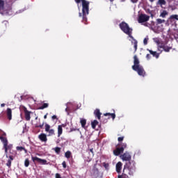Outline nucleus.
Here are the masks:
<instances>
[{"mask_svg": "<svg viewBox=\"0 0 178 178\" xmlns=\"http://www.w3.org/2000/svg\"><path fill=\"white\" fill-rule=\"evenodd\" d=\"M56 178H61L60 175L59 173L56 174Z\"/></svg>", "mask_w": 178, "mask_h": 178, "instance_id": "nucleus-44", "label": "nucleus"}, {"mask_svg": "<svg viewBox=\"0 0 178 178\" xmlns=\"http://www.w3.org/2000/svg\"><path fill=\"white\" fill-rule=\"evenodd\" d=\"M63 127H65L64 124L58 125V137L59 138L63 134Z\"/></svg>", "mask_w": 178, "mask_h": 178, "instance_id": "nucleus-20", "label": "nucleus"}, {"mask_svg": "<svg viewBox=\"0 0 178 178\" xmlns=\"http://www.w3.org/2000/svg\"><path fill=\"white\" fill-rule=\"evenodd\" d=\"M51 126L49 124H45V131L49 133L48 136H53L55 135V131L53 129H50Z\"/></svg>", "mask_w": 178, "mask_h": 178, "instance_id": "nucleus-11", "label": "nucleus"}, {"mask_svg": "<svg viewBox=\"0 0 178 178\" xmlns=\"http://www.w3.org/2000/svg\"><path fill=\"white\" fill-rule=\"evenodd\" d=\"M134 65L132 66V69L136 70L140 66V61H139L137 56H134Z\"/></svg>", "mask_w": 178, "mask_h": 178, "instance_id": "nucleus-12", "label": "nucleus"}, {"mask_svg": "<svg viewBox=\"0 0 178 178\" xmlns=\"http://www.w3.org/2000/svg\"><path fill=\"white\" fill-rule=\"evenodd\" d=\"M51 119H52V120H58V118H57V116L56 115H53L51 117Z\"/></svg>", "mask_w": 178, "mask_h": 178, "instance_id": "nucleus-38", "label": "nucleus"}, {"mask_svg": "<svg viewBox=\"0 0 178 178\" xmlns=\"http://www.w3.org/2000/svg\"><path fill=\"white\" fill-rule=\"evenodd\" d=\"M131 1L134 3H138V0H131Z\"/></svg>", "mask_w": 178, "mask_h": 178, "instance_id": "nucleus-46", "label": "nucleus"}, {"mask_svg": "<svg viewBox=\"0 0 178 178\" xmlns=\"http://www.w3.org/2000/svg\"><path fill=\"white\" fill-rule=\"evenodd\" d=\"M122 168V163L119 161L116 165V172L120 173Z\"/></svg>", "mask_w": 178, "mask_h": 178, "instance_id": "nucleus-18", "label": "nucleus"}, {"mask_svg": "<svg viewBox=\"0 0 178 178\" xmlns=\"http://www.w3.org/2000/svg\"><path fill=\"white\" fill-rule=\"evenodd\" d=\"M38 138L42 143H47V135L45 134H44V133L40 134L38 136Z\"/></svg>", "mask_w": 178, "mask_h": 178, "instance_id": "nucleus-14", "label": "nucleus"}, {"mask_svg": "<svg viewBox=\"0 0 178 178\" xmlns=\"http://www.w3.org/2000/svg\"><path fill=\"white\" fill-rule=\"evenodd\" d=\"M143 42H144L145 45H147V39L145 38Z\"/></svg>", "mask_w": 178, "mask_h": 178, "instance_id": "nucleus-43", "label": "nucleus"}, {"mask_svg": "<svg viewBox=\"0 0 178 178\" xmlns=\"http://www.w3.org/2000/svg\"><path fill=\"white\" fill-rule=\"evenodd\" d=\"M157 4L161 5V6L163 5L165 6V5H166V1H165V0H159Z\"/></svg>", "mask_w": 178, "mask_h": 178, "instance_id": "nucleus-29", "label": "nucleus"}, {"mask_svg": "<svg viewBox=\"0 0 178 178\" xmlns=\"http://www.w3.org/2000/svg\"><path fill=\"white\" fill-rule=\"evenodd\" d=\"M31 159L33 163L37 161L40 165H47V161L46 159H42L37 156H31Z\"/></svg>", "mask_w": 178, "mask_h": 178, "instance_id": "nucleus-7", "label": "nucleus"}, {"mask_svg": "<svg viewBox=\"0 0 178 178\" xmlns=\"http://www.w3.org/2000/svg\"><path fill=\"white\" fill-rule=\"evenodd\" d=\"M111 2H113L114 0H110Z\"/></svg>", "mask_w": 178, "mask_h": 178, "instance_id": "nucleus-55", "label": "nucleus"}, {"mask_svg": "<svg viewBox=\"0 0 178 178\" xmlns=\"http://www.w3.org/2000/svg\"><path fill=\"white\" fill-rule=\"evenodd\" d=\"M151 55H153L154 58H156V59H159L160 54L157 53L156 51H153L152 50H149Z\"/></svg>", "mask_w": 178, "mask_h": 178, "instance_id": "nucleus-21", "label": "nucleus"}, {"mask_svg": "<svg viewBox=\"0 0 178 178\" xmlns=\"http://www.w3.org/2000/svg\"><path fill=\"white\" fill-rule=\"evenodd\" d=\"M168 15V13L166 10H163V13L161 14V17L165 18L166 15Z\"/></svg>", "mask_w": 178, "mask_h": 178, "instance_id": "nucleus-32", "label": "nucleus"}, {"mask_svg": "<svg viewBox=\"0 0 178 178\" xmlns=\"http://www.w3.org/2000/svg\"><path fill=\"white\" fill-rule=\"evenodd\" d=\"M5 106H6V104H1V108L5 107Z\"/></svg>", "mask_w": 178, "mask_h": 178, "instance_id": "nucleus-51", "label": "nucleus"}, {"mask_svg": "<svg viewBox=\"0 0 178 178\" xmlns=\"http://www.w3.org/2000/svg\"><path fill=\"white\" fill-rule=\"evenodd\" d=\"M98 124H99V122L96 120H94L93 122H92V129H95Z\"/></svg>", "mask_w": 178, "mask_h": 178, "instance_id": "nucleus-28", "label": "nucleus"}, {"mask_svg": "<svg viewBox=\"0 0 178 178\" xmlns=\"http://www.w3.org/2000/svg\"><path fill=\"white\" fill-rule=\"evenodd\" d=\"M62 165H63V168L65 169L67 168L66 162L63 161V163H62Z\"/></svg>", "mask_w": 178, "mask_h": 178, "instance_id": "nucleus-39", "label": "nucleus"}, {"mask_svg": "<svg viewBox=\"0 0 178 178\" xmlns=\"http://www.w3.org/2000/svg\"><path fill=\"white\" fill-rule=\"evenodd\" d=\"M72 156V152L70 151H67L65 154V158H67V159H70Z\"/></svg>", "mask_w": 178, "mask_h": 178, "instance_id": "nucleus-27", "label": "nucleus"}, {"mask_svg": "<svg viewBox=\"0 0 178 178\" xmlns=\"http://www.w3.org/2000/svg\"><path fill=\"white\" fill-rule=\"evenodd\" d=\"M38 120V117L35 118V120Z\"/></svg>", "mask_w": 178, "mask_h": 178, "instance_id": "nucleus-54", "label": "nucleus"}, {"mask_svg": "<svg viewBox=\"0 0 178 178\" xmlns=\"http://www.w3.org/2000/svg\"><path fill=\"white\" fill-rule=\"evenodd\" d=\"M94 114H95V117L97 118V119L99 120H100L101 115H102V113L100 112V110L99 109H96L94 112Z\"/></svg>", "mask_w": 178, "mask_h": 178, "instance_id": "nucleus-19", "label": "nucleus"}, {"mask_svg": "<svg viewBox=\"0 0 178 178\" xmlns=\"http://www.w3.org/2000/svg\"><path fill=\"white\" fill-rule=\"evenodd\" d=\"M3 118V113H1V114H0V119H1V118Z\"/></svg>", "mask_w": 178, "mask_h": 178, "instance_id": "nucleus-49", "label": "nucleus"}, {"mask_svg": "<svg viewBox=\"0 0 178 178\" xmlns=\"http://www.w3.org/2000/svg\"><path fill=\"white\" fill-rule=\"evenodd\" d=\"M150 2L153 3L155 0H149Z\"/></svg>", "mask_w": 178, "mask_h": 178, "instance_id": "nucleus-52", "label": "nucleus"}, {"mask_svg": "<svg viewBox=\"0 0 178 178\" xmlns=\"http://www.w3.org/2000/svg\"><path fill=\"white\" fill-rule=\"evenodd\" d=\"M54 150L55 151V152H56L58 155H59V154H60V150H61L60 147H55V148L54 149Z\"/></svg>", "mask_w": 178, "mask_h": 178, "instance_id": "nucleus-30", "label": "nucleus"}, {"mask_svg": "<svg viewBox=\"0 0 178 178\" xmlns=\"http://www.w3.org/2000/svg\"><path fill=\"white\" fill-rule=\"evenodd\" d=\"M80 131V129H77V128H71L70 129V133H72V132H73V131Z\"/></svg>", "mask_w": 178, "mask_h": 178, "instance_id": "nucleus-35", "label": "nucleus"}, {"mask_svg": "<svg viewBox=\"0 0 178 178\" xmlns=\"http://www.w3.org/2000/svg\"><path fill=\"white\" fill-rule=\"evenodd\" d=\"M17 151H20V152L24 151L25 153L27 152V150H26L24 147H22V146H17Z\"/></svg>", "mask_w": 178, "mask_h": 178, "instance_id": "nucleus-26", "label": "nucleus"}, {"mask_svg": "<svg viewBox=\"0 0 178 178\" xmlns=\"http://www.w3.org/2000/svg\"><path fill=\"white\" fill-rule=\"evenodd\" d=\"M155 42L157 44L158 50L160 51L161 54H162L163 51H164V52H170L172 49V47L166 45L163 41H160L159 39H157Z\"/></svg>", "mask_w": 178, "mask_h": 178, "instance_id": "nucleus-5", "label": "nucleus"}, {"mask_svg": "<svg viewBox=\"0 0 178 178\" xmlns=\"http://www.w3.org/2000/svg\"><path fill=\"white\" fill-rule=\"evenodd\" d=\"M148 24H149L148 23L145 24V25L147 26H149Z\"/></svg>", "mask_w": 178, "mask_h": 178, "instance_id": "nucleus-53", "label": "nucleus"}, {"mask_svg": "<svg viewBox=\"0 0 178 178\" xmlns=\"http://www.w3.org/2000/svg\"><path fill=\"white\" fill-rule=\"evenodd\" d=\"M136 172V171H134V169L133 168H130L129 170V167L127 165L124 166L122 175H119L118 178H129V176L134 177Z\"/></svg>", "mask_w": 178, "mask_h": 178, "instance_id": "nucleus-4", "label": "nucleus"}, {"mask_svg": "<svg viewBox=\"0 0 178 178\" xmlns=\"http://www.w3.org/2000/svg\"><path fill=\"white\" fill-rule=\"evenodd\" d=\"M29 164H30V162H29V159H26L25 161H24V166L26 168H28L29 166Z\"/></svg>", "mask_w": 178, "mask_h": 178, "instance_id": "nucleus-33", "label": "nucleus"}, {"mask_svg": "<svg viewBox=\"0 0 178 178\" xmlns=\"http://www.w3.org/2000/svg\"><path fill=\"white\" fill-rule=\"evenodd\" d=\"M146 58H147V59H148V60L151 59V56H150V54H147V55L146 56Z\"/></svg>", "mask_w": 178, "mask_h": 178, "instance_id": "nucleus-45", "label": "nucleus"}, {"mask_svg": "<svg viewBox=\"0 0 178 178\" xmlns=\"http://www.w3.org/2000/svg\"><path fill=\"white\" fill-rule=\"evenodd\" d=\"M120 146H121L120 149H123V152H124V150L127 148V143H122Z\"/></svg>", "mask_w": 178, "mask_h": 178, "instance_id": "nucleus-34", "label": "nucleus"}, {"mask_svg": "<svg viewBox=\"0 0 178 178\" xmlns=\"http://www.w3.org/2000/svg\"><path fill=\"white\" fill-rule=\"evenodd\" d=\"M165 19H162L159 18V19H156V25H159V24H161L165 23Z\"/></svg>", "mask_w": 178, "mask_h": 178, "instance_id": "nucleus-24", "label": "nucleus"}, {"mask_svg": "<svg viewBox=\"0 0 178 178\" xmlns=\"http://www.w3.org/2000/svg\"><path fill=\"white\" fill-rule=\"evenodd\" d=\"M120 159L122 160V161L127 162L124 167L128 165L129 167V170L133 168L134 170L136 172V162L131 159V155L129 152H125L124 154L120 155Z\"/></svg>", "mask_w": 178, "mask_h": 178, "instance_id": "nucleus-2", "label": "nucleus"}, {"mask_svg": "<svg viewBox=\"0 0 178 178\" xmlns=\"http://www.w3.org/2000/svg\"><path fill=\"white\" fill-rule=\"evenodd\" d=\"M44 122H43L42 124H40V125L36 124V125H35V128L42 129L43 127H44Z\"/></svg>", "mask_w": 178, "mask_h": 178, "instance_id": "nucleus-37", "label": "nucleus"}, {"mask_svg": "<svg viewBox=\"0 0 178 178\" xmlns=\"http://www.w3.org/2000/svg\"><path fill=\"white\" fill-rule=\"evenodd\" d=\"M8 158H9V159L8 160V161L6 163V166L8 167V168H10L11 164H12V161L14 160L15 156L13 155H9Z\"/></svg>", "mask_w": 178, "mask_h": 178, "instance_id": "nucleus-17", "label": "nucleus"}, {"mask_svg": "<svg viewBox=\"0 0 178 178\" xmlns=\"http://www.w3.org/2000/svg\"><path fill=\"white\" fill-rule=\"evenodd\" d=\"M90 152L94 155L93 148L90 149Z\"/></svg>", "mask_w": 178, "mask_h": 178, "instance_id": "nucleus-47", "label": "nucleus"}, {"mask_svg": "<svg viewBox=\"0 0 178 178\" xmlns=\"http://www.w3.org/2000/svg\"><path fill=\"white\" fill-rule=\"evenodd\" d=\"M124 136H122V137H119L118 138V142H122L123 141V140H124Z\"/></svg>", "mask_w": 178, "mask_h": 178, "instance_id": "nucleus-41", "label": "nucleus"}, {"mask_svg": "<svg viewBox=\"0 0 178 178\" xmlns=\"http://www.w3.org/2000/svg\"><path fill=\"white\" fill-rule=\"evenodd\" d=\"M47 115H48V113H47L46 115H44V119L46 120L47 118Z\"/></svg>", "mask_w": 178, "mask_h": 178, "instance_id": "nucleus-50", "label": "nucleus"}, {"mask_svg": "<svg viewBox=\"0 0 178 178\" xmlns=\"http://www.w3.org/2000/svg\"><path fill=\"white\" fill-rule=\"evenodd\" d=\"M6 114L7 119L9 121H11L12 120V110H11V108H8L6 109Z\"/></svg>", "mask_w": 178, "mask_h": 178, "instance_id": "nucleus-15", "label": "nucleus"}, {"mask_svg": "<svg viewBox=\"0 0 178 178\" xmlns=\"http://www.w3.org/2000/svg\"><path fill=\"white\" fill-rule=\"evenodd\" d=\"M89 6H90V2L88 1H83L82 3V12L83 15L81 13H79V17L83 18L82 22L85 24H86V22L88 20L87 15L89 14Z\"/></svg>", "mask_w": 178, "mask_h": 178, "instance_id": "nucleus-3", "label": "nucleus"}, {"mask_svg": "<svg viewBox=\"0 0 178 178\" xmlns=\"http://www.w3.org/2000/svg\"><path fill=\"white\" fill-rule=\"evenodd\" d=\"M0 140L3 143V147H5V144L6 143L7 149L10 150V153L12 154L11 149L13 148V145H8V140H7V138H5V137H3V136H0Z\"/></svg>", "mask_w": 178, "mask_h": 178, "instance_id": "nucleus-9", "label": "nucleus"}, {"mask_svg": "<svg viewBox=\"0 0 178 178\" xmlns=\"http://www.w3.org/2000/svg\"><path fill=\"white\" fill-rule=\"evenodd\" d=\"M24 115H25V119L26 121H30L31 120V112L29 111L26 108H24Z\"/></svg>", "mask_w": 178, "mask_h": 178, "instance_id": "nucleus-16", "label": "nucleus"}, {"mask_svg": "<svg viewBox=\"0 0 178 178\" xmlns=\"http://www.w3.org/2000/svg\"><path fill=\"white\" fill-rule=\"evenodd\" d=\"M104 167L106 169H108V168L109 167V164H108V163H104Z\"/></svg>", "mask_w": 178, "mask_h": 178, "instance_id": "nucleus-40", "label": "nucleus"}, {"mask_svg": "<svg viewBox=\"0 0 178 178\" xmlns=\"http://www.w3.org/2000/svg\"><path fill=\"white\" fill-rule=\"evenodd\" d=\"M151 26H155V22L154 21L152 22Z\"/></svg>", "mask_w": 178, "mask_h": 178, "instance_id": "nucleus-48", "label": "nucleus"}, {"mask_svg": "<svg viewBox=\"0 0 178 178\" xmlns=\"http://www.w3.org/2000/svg\"><path fill=\"white\" fill-rule=\"evenodd\" d=\"M75 1V2L76 3H81V2H82V3H83V1H86V0H74Z\"/></svg>", "mask_w": 178, "mask_h": 178, "instance_id": "nucleus-42", "label": "nucleus"}, {"mask_svg": "<svg viewBox=\"0 0 178 178\" xmlns=\"http://www.w3.org/2000/svg\"><path fill=\"white\" fill-rule=\"evenodd\" d=\"M149 16L145 14H140L138 17V22L139 23H144L147 22L149 19Z\"/></svg>", "mask_w": 178, "mask_h": 178, "instance_id": "nucleus-8", "label": "nucleus"}, {"mask_svg": "<svg viewBox=\"0 0 178 178\" xmlns=\"http://www.w3.org/2000/svg\"><path fill=\"white\" fill-rule=\"evenodd\" d=\"M3 149H5V154L6 155V158H8V149L6 147V143L4 145Z\"/></svg>", "mask_w": 178, "mask_h": 178, "instance_id": "nucleus-36", "label": "nucleus"}, {"mask_svg": "<svg viewBox=\"0 0 178 178\" xmlns=\"http://www.w3.org/2000/svg\"><path fill=\"white\" fill-rule=\"evenodd\" d=\"M135 72H137V73L139 74V76H143V77H145V76H146V72L143 68V66L140 65L139 67H138L137 68H136V70H133Z\"/></svg>", "mask_w": 178, "mask_h": 178, "instance_id": "nucleus-10", "label": "nucleus"}, {"mask_svg": "<svg viewBox=\"0 0 178 178\" xmlns=\"http://www.w3.org/2000/svg\"><path fill=\"white\" fill-rule=\"evenodd\" d=\"M4 8V1L0 0V10H3Z\"/></svg>", "mask_w": 178, "mask_h": 178, "instance_id": "nucleus-31", "label": "nucleus"}, {"mask_svg": "<svg viewBox=\"0 0 178 178\" xmlns=\"http://www.w3.org/2000/svg\"><path fill=\"white\" fill-rule=\"evenodd\" d=\"M49 107L48 103H44L41 106L38 108V110H44L45 108H47Z\"/></svg>", "mask_w": 178, "mask_h": 178, "instance_id": "nucleus-22", "label": "nucleus"}, {"mask_svg": "<svg viewBox=\"0 0 178 178\" xmlns=\"http://www.w3.org/2000/svg\"><path fill=\"white\" fill-rule=\"evenodd\" d=\"M104 115L105 117H107V116H111L112 119L114 120L115 118V113H104Z\"/></svg>", "mask_w": 178, "mask_h": 178, "instance_id": "nucleus-23", "label": "nucleus"}, {"mask_svg": "<svg viewBox=\"0 0 178 178\" xmlns=\"http://www.w3.org/2000/svg\"><path fill=\"white\" fill-rule=\"evenodd\" d=\"M177 21H178V15H171L167 19V24L174 26L176 24Z\"/></svg>", "mask_w": 178, "mask_h": 178, "instance_id": "nucleus-6", "label": "nucleus"}, {"mask_svg": "<svg viewBox=\"0 0 178 178\" xmlns=\"http://www.w3.org/2000/svg\"><path fill=\"white\" fill-rule=\"evenodd\" d=\"M80 123L81 124L82 128L85 129L86 125V120L81 119Z\"/></svg>", "mask_w": 178, "mask_h": 178, "instance_id": "nucleus-25", "label": "nucleus"}, {"mask_svg": "<svg viewBox=\"0 0 178 178\" xmlns=\"http://www.w3.org/2000/svg\"><path fill=\"white\" fill-rule=\"evenodd\" d=\"M123 148L117 147L113 150V154L115 156H120L121 154H123Z\"/></svg>", "mask_w": 178, "mask_h": 178, "instance_id": "nucleus-13", "label": "nucleus"}, {"mask_svg": "<svg viewBox=\"0 0 178 178\" xmlns=\"http://www.w3.org/2000/svg\"><path fill=\"white\" fill-rule=\"evenodd\" d=\"M120 28L124 33L128 35L133 40L131 43L134 44L135 52H136L138 49V41L132 36L133 29L130 28L129 24L125 22H122L120 24Z\"/></svg>", "mask_w": 178, "mask_h": 178, "instance_id": "nucleus-1", "label": "nucleus"}]
</instances>
